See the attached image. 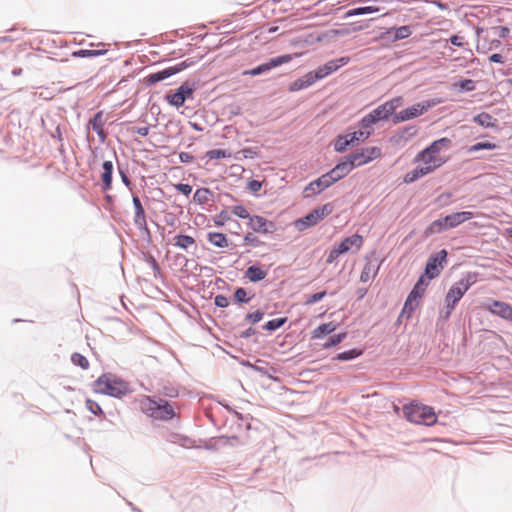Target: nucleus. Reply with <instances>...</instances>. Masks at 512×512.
<instances>
[{"mask_svg":"<svg viewBox=\"0 0 512 512\" xmlns=\"http://www.w3.org/2000/svg\"><path fill=\"white\" fill-rule=\"evenodd\" d=\"M94 393L122 399L133 392L129 382L112 372H104L91 384Z\"/></svg>","mask_w":512,"mask_h":512,"instance_id":"f257e3e1","label":"nucleus"},{"mask_svg":"<svg viewBox=\"0 0 512 512\" xmlns=\"http://www.w3.org/2000/svg\"><path fill=\"white\" fill-rule=\"evenodd\" d=\"M403 417L416 425L433 426L437 423L438 416L432 406L412 400L402 407Z\"/></svg>","mask_w":512,"mask_h":512,"instance_id":"f03ea898","label":"nucleus"},{"mask_svg":"<svg viewBox=\"0 0 512 512\" xmlns=\"http://www.w3.org/2000/svg\"><path fill=\"white\" fill-rule=\"evenodd\" d=\"M141 410L148 417L159 421H170L176 416L175 409L170 401L163 398L146 396L141 403Z\"/></svg>","mask_w":512,"mask_h":512,"instance_id":"7ed1b4c3","label":"nucleus"},{"mask_svg":"<svg viewBox=\"0 0 512 512\" xmlns=\"http://www.w3.org/2000/svg\"><path fill=\"white\" fill-rule=\"evenodd\" d=\"M479 272H467L459 281L453 283L444 299L446 309H455L465 293L478 281Z\"/></svg>","mask_w":512,"mask_h":512,"instance_id":"20e7f679","label":"nucleus"},{"mask_svg":"<svg viewBox=\"0 0 512 512\" xmlns=\"http://www.w3.org/2000/svg\"><path fill=\"white\" fill-rule=\"evenodd\" d=\"M199 85V80L187 79L179 87L167 92L164 100L172 107L180 108L187 100L194 98V93Z\"/></svg>","mask_w":512,"mask_h":512,"instance_id":"39448f33","label":"nucleus"},{"mask_svg":"<svg viewBox=\"0 0 512 512\" xmlns=\"http://www.w3.org/2000/svg\"><path fill=\"white\" fill-rule=\"evenodd\" d=\"M334 208L335 206L333 202H328L321 206H318L312 209L303 217L295 219L293 222L294 228L299 232H303L306 229L315 226L321 220L330 215L333 212Z\"/></svg>","mask_w":512,"mask_h":512,"instance_id":"423d86ee","label":"nucleus"},{"mask_svg":"<svg viewBox=\"0 0 512 512\" xmlns=\"http://www.w3.org/2000/svg\"><path fill=\"white\" fill-rule=\"evenodd\" d=\"M440 101L438 99H427L421 102H417L401 111L395 110L394 118L392 123L397 125L399 123L415 119L425 114L429 109L436 106Z\"/></svg>","mask_w":512,"mask_h":512,"instance_id":"0eeeda50","label":"nucleus"},{"mask_svg":"<svg viewBox=\"0 0 512 512\" xmlns=\"http://www.w3.org/2000/svg\"><path fill=\"white\" fill-rule=\"evenodd\" d=\"M404 103V99L402 96L393 97L384 103L380 104L373 110H371L367 115L375 124L381 121H391L394 118L395 110L400 108Z\"/></svg>","mask_w":512,"mask_h":512,"instance_id":"6e6552de","label":"nucleus"},{"mask_svg":"<svg viewBox=\"0 0 512 512\" xmlns=\"http://www.w3.org/2000/svg\"><path fill=\"white\" fill-rule=\"evenodd\" d=\"M447 262L448 251L445 248L440 249L428 257L421 274L428 280H433L441 274Z\"/></svg>","mask_w":512,"mask_h":512,"instance_id":"1a4fd4ad","label":"nucleus"},{"mask_svg":"<svg viewBox=\"0 0 512 512\" xmlns=\"http://www.w3.org/2000/svg\"><path fill=\"white\" fill-rule=\"evenodd\" d=\"M353 127H349L347 132L339 133L332 142L333 149L337 153H344L350 148H355L361 143H364L362 133L355 130L351 131Z\"/></svg>","mask_w":512,"mask_h":512,"instance_id":"9d476101","label":"nucleus"},{"mask_svg":"<svg viewBox=\"0 0 512 512\" xmlns=\"http://www.w3.org/2000/svg\"><path fill=\"white\" fill-rule=\"evenodd\" d=\"M293 59V54H281L272 58H269L267 61L262 62L255 67L250 69H246L242 72L244 76H258L265 74L272 69H275L283 64H287Z\"/></svg>","mask_w":512,"mask_h":512,"instance_id":"9b49d317","label":"nucleus"},{"mask_svg":"<svg viewBox=\"0 0 512 512\" xmlns=\"http://www.w3.org/2000/svg\"><path fill=\"white\" fill-rule=\"evenodd\" d=\"M350 61L349 57L342 56L336 59L329 60L328 62L324 63L323 65L318 66L316 69L312 70V73H314L317 81H320L329 75L333 74L337 70H339L341 67L348 64Z\"/></svg>","mask_w":512,"mask_h":512,"instance_id":"f8f14e48","label":"nucleus"},{"mask_svg":"<svg viewBox=\"0 0 512 512\" xmlns=\"http://www.w3.org/2000/svg\"><path fill=\"white\" fill-rule=\"evenodd\" d=\"M247 225L253 232L263 235L273 234L278 230L276 222L257 214L252 215Z\"/></svg>","mask_w":512,"mask_h":512,"instance_id":"ddd939ff","label":"nucleus"},{"mask_svg":"<svg viewBox=\"0 0 512 512\" xmlns=\"http://www.w3.org/2000/svg\"><path fill=\"white\" fill-rule=\"evenodd\" d=\"M412 32V26L410 25L393 26L381 32L380 38L384 41L394 43L410 37Z\"/></svg>","mask_w":512,"mask_h":512,"instance_id":"4468645a","label":"nucleus"},{"mask_svg":"<svg viewBox=\"0 0 512 512\" xmlns=\"http://www.w3.org/2000/svg\"><path fill=\"white\" fill-rule=\"evenodd\" d=\"M486 309L491 314L512 323V304L497 299H489Z\"/></svg>","mask_w":512,"mask_h":512,"instance_id":"2eb2a0df","label":"nucleus"},{"mask_svg":"<svg viewBox=\"0 0 512 512\" xmlns=\"http://www.w3.org/2000/svg\"><path fill=\"white\" fill-rule=\"evenodd\" d=\"M445 163V160L438 161V163H434L433 165H424V166H416L412 170L408 171L403 177V183L411 184L418 179L433 173L436 169L441 167Z\"/></svg>","mask_w":512,"mask_h":512,"instance_id":"dca6fc26","label":"nucleus"},{"mask_svg":"<svg viewBox=\"0 0 512 512\" xmlns=\"http://www.w3.org/2000/svg\"><path fill=\"white\" fill-rule=\"evenodd\" d=\"M418 132V128L416 125H406L403 127H399L389 138V142L393 146H403L406 144L411 138H413Z\"/></svg>","mask_w":512,"mask_h":512,"instance_id":"f3484780","label":"nucleus"},{"mask_svg":"<svg viewBox=\"0 0 512 512\" xmlns=\"http://www.w3.org/2000/svg\"><path fill=\"white\" fill-rule=\"evenodd\" d=\"M367 262L365 263L363 270L360 274V281L366 283L372 274V278H375L378 275L380 267L382 265V260L376 257L375 252L372 253L371 257H366Z\"/></svg>","mask_w":512,"mask_h":512,"instance_id":"a211bd4d","label":"nucleus"},{"mask_svg":"<svg viewBox=\"0 0 512 512\" xmlns=\"http://www.w3.org/2000/svg\"><path fill=\"white\" fill-rule=\"evenodd\" d=\"M331 186L332 185L329 184V181L326 178L325 174H322L321 176L312 180L305 186L304 197L305 198L315 197V196L321 194L325 189H327Z\"/></svg>","mask_w":512,"mask_h":512,"instance_id":"6ab92c4d","label":"nucleus"},{"mask_svg":"<svg viewBox=\"0 0 512 512\" xmlns=\"http://www.w3.org/2000/svg\"><path fill=\"white\" fill-rule=\"evenodd\" d=\"M360 155L361 154H358L357 151L353 150L352 152L337 159V162L342 167L346 176L350 174L354 169L364 166Z\"/></svg>","mask_w":512,"mask_h":512,"instance_id":"aec40b11","label":"nucleus"},{"mask_svg":"<svg viewBox=\"0 0 512 512\" xmlns=\"http://www.w3.org/2000/svg\"><path fill=\"white\" fill-rule=\"evenodd\" d=\"M268 270L260 262H255L245 270L244 277L252 283H258L266 278Z\"/></svg>","mask_w":512,"mask_h":512,"instance_id":"412c9836","label":"nucleus"},{"mask_svg":"<svg viewBox=\"0 0 512 512\" xmlns=\"http://www.w3.org/2000/svg\"><path fill=\"white\" fill-rule=\"evenodd\" d=\"M114 164L112 160H104L102 163V172L100 174L101 190L108 192L112 189Z\"/></svg>","mask_w":512,"mask_h":512,"instance_id":"4be33fe9","label":"nucleus"},{"mask_svg":"<svg viewBox=\"0 0 512 512\" xmlns=\"http://www.w3.org/2000/svg\"><path fill=\"white\" fill-rule=\"evenodd\" d=\"M362 243L363 237L360 234L355 233L351 236L344 238L341 242L335 245L338 247L339 251L344 255L351 251L353 247H355V251L360 250Z\"/></svg>","mask_w":512,"mask_h":512,"instance_id":"5701e85b","label":"nucleus"},{"mask_svg":"<svg viewBox=\"0 0 512 512\" xmlns=\"http://www.w3.org/2000/svg\"><path fill=\"white\" fill-rule=\"evenodd\" d=\"M176 75L172 66L164 68L154 73H150L143 78V83L147 87H151L161 81L168 79L169 77Z\"/></svg>","mask_w":512,"mask_h":512,"instance_id":"b1692460","label":"nucleus"},{"mask_svg":"<svg viewBox=\"0 0 512 512\" xmlns=\"http://www.w3.org/2000/svg\"><path fill=\"white\" fill-rule=\"evenodd\" d=\"M316 82H317V79L311 70V71L307 72L305 75H303L302 77H299L295 81L291 82L289 84L288 91L289 92H297V91H300V90H303V89H306V88L312 86Z\"/></svg>","mask_w":512,"mask_h":512,"instance_id":"393cba45","label":"nucleus"},{"mask_svg":"<svg viewBox=\"0 0 512 512\" xmlns=\"http://www.w3.org/2000/svg\"><path fill=\"white\" fill-rule=\"evenodd\" d=\"M430 281L431 280H428V278H425V276L420 274L407 296L413 300L420 301L424 296Z\"/></svg>","mask_w":512,"mask_h":512,"instance_id":"a878e982","label":"nucleus"},{"mask_svg":"<svg viewBox=\"0 0 512 512\" xmlns=\"http://www.w3.org/2000/svg\"><path fill=\"white\" fill-rule=\"evenodd\" d=\"M338 326L339 324L334 321L321 323L311 332V339H324L329 337L337 330Z\"/></svg>","mask_w":512,"mask_h":512,"instance_id":"bb28decb","label":"nucleus"},{"mask_svg":"<svg viewBox=\"0 0 512 512\" xmlns=\"http://www.w3.org/2000/svg\"><path fill=\"white\" fill-rule=\"evenodd\" d=\"M473 218V213L469 211H459L455 213H451L445 216L444 222H447L450 226V229L456 228L462 223Z\"/></svg>","mask_w":512,"mask_h":512,"instance_id":"cd10ccee","label":"nucleus"},{"mask_svg":"<svg viewBox=\"0 0 512 512\" xmlns=\"http://www.w3.org/2000/svg\"><path fill=\"white\" fill-rule=\"evenodd\" d=\"M376 124L366 114L355 125L358 132L362 133L364 141L368 140L374 134V126Z\"/></svg>","mask_w":512,"mask_h":512,"instance_id":"c85d7f7f","label":"nucleus"},{"mask_svg":"<svg viewBox=\"0 0 512 512\" xmlns=\"http://www.w3.org/2000/svg\"><path fill=\"white\" fill-rule=\"evenodd\" d=\"M355 151H357L358 154H361L360 158L363 165H366L379 158L382 154L381 148L377 146L362 147L360 149H356Z\"/></svg>","mask_w":512,"mask_h":512,"instance_id":"c756f323","label":"nucleus"},{"mask_svg":"<svg viewBox=\"0 0 512 512\" xmlns=\"http://www.w3.org/2000/svg\"><path fill=\"white\" fill-rule=\"evenodd\" d=\"M364 353L363 348L354 347L342 352L337 353L335 356L332 357V361H338V362H347V361H353L360 356H362Z\"/></svg>","mask_w":512,"mask_h":512,"instance_id":"7c9ffc66","label":"nucleus"},{"mask_svg":"<svg viewBox=\"0 0 512 512\" xmlns=\"http://www.w3.org/2000/svg\"><path fill=\"white\" fill-rule=\"evenodd\" d=\"M438 154L433 150L430 145H427L424 149L419 151L415 158L414 162H422L425 165H433L436 162Z\"/></svg>","mask_w":512,"mask_h":512,"instance_id":"2f4dec72","label":"nucleus"},{"mask_svg":"<svg viewBox=\"0 0 512 512\" xmlns=\"http://www.w3.org/2000/svg\"><path fill=\"white\" fill-rule=\"evenodd\" d=\"M379 11H380V8L376 5L358 6V7H354V8L347 10L343 14L342 18L348 19V18H351L354 16H361V15L377 13Z\"/></svg>","mask_w":512,"mask_h":512,"instance_id":"473e14b6","label":"nucleus"},{"mask_svg":"<svg viewBox=\"0 0 512 512\" xmlns=\"http://www.w3.org/2000/svg\"><path fill=\"white\" fill-rule=\"evenodd\" d=\"M445 216L441 217L439 219L434 220L432 223H430L424 230V236L430 237L434 234H440L448 229H450V226L447 222H444Z\"/></svg>","mask_w":512,"mask_h":512,"instance_id":"72a5a7b5","label":"nucleus"},{"mask_svg":"<svg viewBox=\"0 0 512 512\" xmlns=\"http://www.w3.org/2000/svg\"><path fill=\"white\" fill-rule=\"evenodd\" d=\"M472 121L483 128L498 127V120L487 112H481L472 118Z\"/></svg>","mask_w":512,"mask_h":512,"instance_id":"f704fd0d","label":"nucleus"},{"mask_svg":"<svg viewBox=\"0 0 512 512\" xmlns=\"http://www.w3.org/2000/svg\"><path fill=\"white\" fill-rule=\"evenodd\" d=\"M207 240L210 244L217 248H227L231 245L226 234L222 232H208Z\"/></svg>","mask_w":512,"mask_h":512,"instance_id":"c9c22d12","label":"nucleus"},{"mask_svg":"<svg viewBox=\"0 0 512 512\" xmlns=\"http://www.w3.org/2000/svg\"><path fill=\"white\" fill-rule=\"evenodd\" d=\"M174 246L185 250L186 252H190V247H194V250L197 249V245L195 244V239L187 234L179 233L174 237Z\"/></svg>","mask_w":512,"mask_h":512,"instance_id":"e433bc0d","label":"nucleus"},{"mask_svg":"<svg viewBox=\"0 0 512 512\" xmlns=\"http://www.w3.org/2000/svg\"><path fill=\"white\" fill-rule=\"evenodd\" d=\"M169 441L171 443H175L180 445L183 448L186 449H197L196 441L188 436L181 435L178 433H173L170 435Z\"/></svg>","mask_w":512,"mask_h":512,"instance_id":"4c0bfd02","label":"nucleus"},{"mask_svg":"<svg viewBox=\"0 0 512 512\" xmlns=\"http://www.w3.org/2000/svg\"><path fill=\"white\" fill-rule=\"evenodd\" d=\"M108 49H78L74 50L71 53V56L74 58H96L99 56L106 55Z\"/></svg>","mask_w":512,"mask_h":512,"instance_id":"58836bf2","label":"nucleus"},{"mask_svg":"<svg viewBox=\"0 0 512 512\" xmlns=\"http://www.w3.org/2000/svg\"><path fill=\"white\" fill-rule=\"evenodd\" d=\"M357 28L350 29L349 27H342L338 29H331L329 31L323 32L321 35L317 37L318 42H322L325 38H335L341 36H347L352 31H357Z\"/></svg>","mask_w":512,"mask_h":512,"instance_id":"ea45409f","label":"nucleus"},{"mask_svg":"<svg viewBox=\"0 0 512 512\" xmlns=\"http://www.w3.org/2000/svg\"><path fill=\"white\" fill-rule=\"evenodd\" d=\"M324 174H325L326 178L328 179L329 184H331V185H334L335 183L339 182L340 180H342L346 177L342 167L340 166V164L337 161H336L335 166Z\"/></svg>","mask_w":512,"mask_h":512,"instance_id":"a19ab883","label":"nucleus"},{"mask_svg":"<svg viewBox=\"0 0 512 512\" xmlns=\"http://www.w3.org/2000/svg\"><path fill=\"white\" fill-rule=\"evenodd\" d=\"M348 333L346 331H342L339 333H335L330 335L327 340L322 344L323 349H331L336 347L340 343H342L347 338Z\"/></svg>","mask_w":512,"mask_h":512,"instance_id":"79ce46f5","label":"nucleus"},{"mask_svg":"<svg viewBox=\"0 0 512 512\" xmlns=\"http://www.w3.org/2000/svg\"><path fill=\"white\" fill-rule=\"evenodd\" d=\"M213 196H214V193L211 189L202 187V188H198L195 191V193L193 195V201L199 205H204Z\"/></svg>","mask_w":512,"mask_h":512,"instance_id":"37998d69","label":"nucleus"},{"mask_svg":"<svg viewBox=\"0 0 512 512\" xmlns=\"http://www.w3.org/2000/svg\"><path fill=\"white\" fill-rule=\"evenodd\" d=\"M418 306L419 301L413 300L407 296L401 309L400 317H405L407 320L410 319Z\"/></svg>","mask_w":512,"mask_h":512,"instance_id":"c03bdc74","label":"nucleus"},{"mask_svg":"<svg viewBox=\"0 0 512 512\" xmlns=\"http://www.w3.org/2000/svg\"><path fill=\"white\" fill-rule=\"evenodd\" d=\"M117 170L121 178L122 183L130 190H133V183L129 177V165L128 163H121L117 161Z\"/></svg>","mask_w":512,"mask_h":512,"instance_id":"a18cd8bd","label":"nucleus"},{"mask_svg":"<svg viewBox=\"0 0 512 512\" xmlns=\"http://www.w3.org/2000/svg\"><path fill=\"white\" fill-rule=\"evenodd\" d=\"M453 86L459 93L472 92L476 89V82L469 78H461L454 82Z\"/></svg>","mask_w":512,"mask_h":512,"instance_id":"49530a36","label":"nucleus"},{"mask_svg":"<svg viewBox=\"0 0 512 512\" xmlns=\"http://www.w3.org/2000/svg\"><path fill=\"white\" fill-rule=\"evenodd\" d=\"M132 203H133V207H134V211H135L134 223H138L139 221H145L146 220L145 209L141 203L140 198L135 194H132Z\"/></svg>","mask_w":512,"mask_h":512,"instance_id":"de8ad7c7","label":"nucleus"},{"mask_svg":"<svg viewBox=\"0 0 512 512\" xmlns=\"http://www.w3.org/2000/svg\"><path fill=\"white\" fill-rule=\"evenodd\" d=\"M253 296H249L247 290L243 287H236L233 292L232 300L238 305L248 304Z\"/></svg>","mask_w":512,"mask_h":512,"instance_id":"09e8293b","label":"nucleus"},{"mask_svg":"<svg viewBox=\"0 0 512 512\" xmlns=\"http://www.w3.org/2000/svg\"><path fill=\"white\" fill-rule=\"evenodd\" d=\"M265 316V312L262 309H257L253 312H248L243 322L240 324V326H244L245 324H249L251 326L259 323Z\"/></svg>","mask_w":512,"mask_h":512,"instance_id":"8fccbe9b","label":"nucleus"},{"mask_svg":"<svg viewBox=\"0 0 512 512\" xmlns=\"http://www.w3.org/2000/svg\"><path fill=\"white\" fill-rule=\"evenodd\" d=\"M498 148V145L496 143L490 142V141H480L472 144L467 148V153L472 154L476 153L482 150H495Z\"/></svg>","mask_w":512,"mask_h":512,"instance_id":"3c124183","label":"nucleus"},{"mask_svg":"<svg viewBox=\"0 0 512 512\" xmlns=\"http://www.w3.org/2000/svg\"><path fill=\"white\" fill-rule=\"evenodd\" d=\"M288 321L287 317H279L272 320L267 321L264 325H262V329L273 333L284 326Z\"/></svg>","mask_w":512,"mask_h":512,"instance_id":"603ef678","label":"nucleus"},{"mask_svg":"<svg viewBox=\"0 0 512 512\" xmlns=\"http://www.w3.org/2000/svg\"><path fill=\"white\" fill-rule=\"evenodd\" d=\"M51 127H54V131H51L48 127H46V131L50 134V136L54 139H56L58 142L61 143V147L59 148V151L61 153L64 152L63 149V135H62V126L61 124H56L54 120H51Z\"/></svg>","mask_w":512,"mask_h":512,"instance_id":"864d4df0","label":"nucleus"},{"mask_svg":"<svg viewBox=\"0 0 512 512\" xmlns=\"http://www.w3.org/2000/svg\"><path fill=\"white\" fill-rule=\"evenodd\" d=\"M71 362L74 366L80 367L83 370H87L89 368V360L86 356L81 353L74 352L71 355Z\"/></svg>","mask_w":512,"mask_h":512,"instance_id":"5fc2aeb1","label":"nucleus"},{"mask_svg":"<svg viewBox=\"0 0 512 512\" xmlns=\"http://www.w3.org/2000/svg\"><path fill=\"white\" fill-rule=\"evenodd\" d=\"M103 111H97L93 117L88 121L87 128L92 127L93 130L103 128L105 125V121L103 119Z\"/></svg>","mask_w":512,"mask_h":512,"instance_id":"6e6d98bb","label":"nucleus"},{"mask_svg":"<svg viewBox=\"0 0 512 512\" xmlns=\"http://www.w3.org/2000/svg\"><path fill=\"white\" fill-rule=\"evenodd\" d=\"M134 224L140 230L143 241L146 242L147 246H149L152 243V235L147 226V221H139Z\"/></svg>","mask_w":512,"mask_h":512,"instance_id":"4d7b16f0","label":"nucleus"},{"mask_svg":"<svg viewBox=\"0 0 512 512\" xmlns=\"http://www.w3.org/2000/svg\"><path fill=\"white\" fill-rule=\"evenodd\" d=\"M452 140L448 137H441L434 141H432L429 145L433 148V150L439 155L443 148H447L451 146Z\"/></svg>","mask_w":512,"mask_h":512,"instance_id":"13d9d810","label":"nucleus"},{"mask_svg":"<svg viewBox=\"0 0 512 512\" xmlns=\"http://www.w3.org/2000/svg\"><path fill=\"white\" fill-rule=\"evenodd\" d=\"M230 156H231V152L229 150L221 149V148L208 150L205 154V157H207L209 159H217V160L229 158Z\"/></svg>","mask_w":512,"mask_h":512,"instance_id":"bf43d9fd","label":"nucleus"},{"mask_svg":"<svg viewBox=\"0 0 512 512\" xmlns=\"http://www.w3.org/2000/svg\"><path fill=\"white\" fill-rule=\"evenodd\" d=\"M216 446H217V450H219L221 447H225V446H234L235 442L238 441V436L236 435H232V436H225V435H221V436H216Z\"/></svg>","mask_w":512,"mask_h":512,"instance_id":"052dcab7","label":"nucleus"},{"mask_svg":"<svg viewBox=\"0 0 512 512\" xmlns=\"http://www.w3.org/2000/svg\"><path fill=\"white\" fill-rule=\"evenodd\" d=\"M202 58H203V55H201L197 59H186V60H184L182 62H179V63L175 64L174 66H172V68H173L175 74H178V73L184 71L185 69L193 66L194 64H196Z\"/></svg>","mask_w":512,"mask_h":512,"instance_id":"680f3d73","label":"nucleus"},{"mask_svg":"<svg viewBox=\"0 0 512 512\" xmlns=\"http://www.w3.org/2000/svg\"><path fill=\"white\" fill-rule=\"evenodd\" d=\"M239 364L243 367H247L253 371L260 373L262 376H269V372L265 367L258 366L255 363H251L249 360L241 359L239 360Z\"/></svg>","mask_w":512,"mask_h":512,"instance_id":"e2e57ef3","label":"nucleus"},{"mask_svg":"<svg viewBox=\"0 0 512 512\" xmlns=\"http://www.w3.org/2000/svg\"><path fill=\"white\" fill-rule=\"evenodd\" d=\"M232 213L241 219H248L250 221L253 214L249 213L244 205L238 204L232 207Z\"/></svg>","mask_w":512,"mask_h":512,"instance_id":"0e129e2a","label":"nucleus"},{"mask_svg":"<svg viewBox=\"0 0 512 512\" xmlns=\"http://www.w3.org/2000/svg\"><path fill=\"white\" fill-rule=\"evenodd\" d=\"M86 408L89 412H91L95 416H104L105 415L104 411H103L102 407L99 405V403L92 399L86 400Z\"/></svg>","mask_w":512,"mask_h":512,"instance_id":"69168bd1","label":"nucleus"},{"mask_svg":"<svg viewBox=\"0 0 512 512\" xmlns=\"http://www.w3.org/2000/svg\"><path fill=\"white\" fill-rule=\"evenodd\" d=\"M244 244L251 247H259L264 244L263 241H261L257 236L254 235L252 232H247L244 237Z\"/></svg>","mask_w":512,"mask_h":512,"instance_id":"338daca9","label":"nucleus"},{"mask_svg":"<svg viewBox=\"0 0 512 512\" xmlns=\"http://www.w3.org/2000/svg\"><path fill=\"white\" fill-rule=\"evenodd\" d=\"M263 187V182L257 179H250L246 184V188L256 197L259 196V191Z\"/></svg>","mask_w":512,"mask_h":512,"instance_id":"774afa93","label":"nucleus"}]
</instances>
